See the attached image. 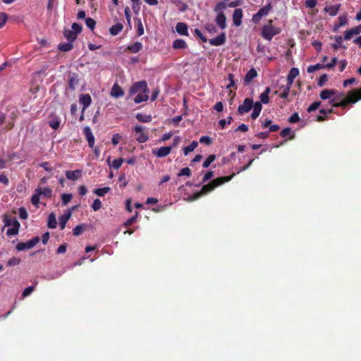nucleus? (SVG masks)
<instances>
[{"label":"nucleus","mask_w":361,"mask_h":361,"mask_svg":"<svg viewBox=\"0 0 361 361\" xmlns=\"http://www.w3.org/2000/svg\"><path fill=\"white\" fill-rule=\"evenodd\" d=\"M20 263V259L13 257L10 258L7 262V265L9 267L16 266Z\"/></svg>","instance_id":"864d4df0"},{"label":"nucleus","mask_w":361,"mask_h":361,"mask_svg":"<svg viewBox=\"0 0 361 361\" xmlns=\"http://www.w3.org/2000/svg\"><path fill=\"white\" fill-rule=\"evenodd\" d=\"M138 212H135V214L133 216H132L131 218L128 219L124 224V226L126 227H128L130 226V225H132L133 223H135L136 221H137V216H138Z\"/></svg>","instance_id":"8fccbe9b"},{"label":"nucleus","mask_w":361,"mask_h":361,"mask_svg":"<svg viewBox=\"0 0 361 361\" xmlns=\"http://www.w3.org/2000/svg\"><path fill=\"white\" fill-rule=\"evenodd\" d=\"M20 227V224L14 223V226L8 228L6 231V234L8 236L16 235L18 233L19 229Z\"/></svg>","instance_id":"2f4dec72"},{"label":"nucleus","mask_w":361,"mask_h":361,"mask_svg":"<svg viewBox=\"0 0 361 361\" xmlns=\"http://www.w3.org/2000/svg\"><path fill=\"white\" fill-rule=\"evenodd\" d=\"M228 6V4L223 1H220L216 4L214 6V11L219 13V12H223L222 10L225 9Z\"/></svg>","instance_id":"37998d69"},{"label":"nucleus","mask_w":361,"mask_h":361,"mask_svg":"<svg viewBox=\"0 0 361 361\" xmlns=\"http://www.w3.org/2000/svg\"><path fill=\"white\" fill-rule=\"evenodd\" d=\"M191 173H192V172H191V170L190 169V168L185 167V168L181 169L179 171V172L178 173L177 176L178 177L183 176L190 177L191 176Z\"/></svg>","instance_id":"a18cd8bd"},{"label":"nucleus","mask_w":361,"mask_h":361,"mask_svg":"<svg viewBox=\"0 0 361 361\" xmlns=\"http://www.w3.org/2000/svg\"><path fill=\"white\" fill-rule=\"evenodd\" d=\"M4 222L6 226H14V223L20 224L16 217H8L6 216L4 219Z\"/></svg>","instance_id":"4c0bfd02"},{"label":"nucleus","mask_w":361,"mask_h":361,"mask_svg":"<svg viewBox=\"0 0 361 361\" xmlns=\"http://www.w3.org/2000/svg\"><path fill=\"white\" fill-rule=\"evenodd\" d=\"M123 29V25L121 23H118L116 25L111 26L109 29V32L111 35L116 36L120 33Z\"/></svg>","instance_id":"bb28decb"},{"label":"nucleus","mask_w":361,"mask_h":361,"mask_svg":"<svg viewBox=\"0 0 361 361\" xmlns=\"http://www.w3.org/2000/svg\"><path fill=\"white\" fill-rule=\"evenodd\" d=\"M64 37L68 40V42H74L78 35L75 34V32H73L71 30H65L63 32Z\"/></svg>","instance_id":"cd10ccee"},{"label":"nucleus","mask_w":361,"mask_h":361,"mask_svg":"<svg viewBox=\"0 0 361 361\" xmlns=\"http://www.w3.org/2000/svg\"><path fill=\"white\" fill-rule=\"evenodd\" d=\"M271 89L269 87H267L264 91L259 95L260 102L264 104H267L269 102V94L270 93Z\"/></svg>","instance_id":"a878e982"},{"label":"nucleus","mask_w":361,"mask_h":361,"mask_svg":"<svg viewBox=\"0 0 361 361\" xmlns=\"http://www.w3.org/2000/svg\"><path fill=\"white\" fill-rule=\"evenodd\" d=\"M123 161H124V159H123V158L116 159L112 161V163L110 166L115 169H118L121 167V166L123 163Z\"/></svg>","instance_id":"49530a36"},{"label":"nucleus","mask_w":361,"mask_h":361,"mask_svg":"<svg viewBox=\"0 0 361 361\" xmlns=\"http://www.w3.org/2000/svg\"><path fill=\"white\" fill-rule=\"evenodd\" d=\"M253 100L250 98H245L243 104H240L238 108V113L240 115H243L248 113L253 106Z\"/></svg>","instance_id":"0eeeda50"},{"label":"nucleus","mask_w":361,"mask_h":361,"mask_svg":"<svg viewBox=\"0 0 361 361\" xmlns=\"http://www.w3.org/2000/svg\"><path fill=\"white\" fill-rule=\"evenodd\" d=\"M85 23H86V25L91 30H93L94 27H95V25H96V21L93 18H87L85 20Z\"/></svg>","instance_id":"6e6d98bb"},{"label":"nucleus","mask_w":361,"mask_h":361,"mask_svg":"<svg viewBox=\"0 0 361 361\" xmlns=\"http://www.w3.org/2000/svg\"><path fill=\"white\" fill-rule=\"evenodd\" d=\"M35 192H37L39 195H43L47 198H51L52 195V190L48 187H38L35 189Z\"/></svg>","instance_id":"aec40b11"},{"label":"nucleus","mask_w":361,"mask_h":361,"mask_svg":"<svg viewBox=\"0 0 361 361\" xmlns=\"http://www.w3.org/2000/svg\"><path fill=\"white\" fill-rule=\"evenodd\" d=\"M327 80H328V76L326 74L322 75L318 80V82H317L318 85L319 87L324 86L326 84Z\"/></svg>","instance_id":"680f3d73"},{"label":"nucleus","mask_w":361,"mask_h":361,"mask_svg":"<svg viewBox=\"0 0 361 361\" xmlns=\"http://www.w3.org/2000/svg\"><path fill=\"white\" fill-rule=\"evenodd\" d=\"M81 172H82V171H80V170L66 171V176L69 180H76L78 179V178L81 175Z\"/></svg>","instance_id":"5701e85b"},{"label":"nucleus","mask_w":361,"mask_h":361,"mask_svg":"<svg viewBox=\"0 0 361 361\" xmlns=\"http://www.w3.org/2000/svg\"><path fill=\"white\" fill-rule=\"evenodd\" d=\"M111 95L115 98H118L124 95V91L117 83H115L111 88Z\"/></svg>","instance_id":"f3484780"},{"label":"nucleus","mask_w":361,"mask_h":361,"mask_svg":"<svg viewBox=\"0 0 361 361\" xmlns=\"http://www.w3.org/2000/svg\"><path fill=\"white\" fill-rule=\"evenodd\" d=\"M299 75V70L298 68H292L288 75H287V82L291 85H293L294 79Z\"/></svg>","instance_id":"412c9836"},{"label":"nucleus","mask_w":361,"mask_h":361,"mask_svg":"<svg viewBox=\"0 0 361 361\" xmlns=\"http://www.w3.org/2000/svg\"><path fill=\"white\" fill-rule=\"evenodd\" d=\"M85 228V225H82V224L78 225L73 228V233L74 235H76V236L80 235V234H82L84 232Z\"/></svg>","instance_id":"79ce46f5"},{"label":"nucleus","mask_w":361,"mask_h":361,"mask_svg":"<svg viewBox=\"0 0 361 361\" xmlns=\"http://www.w3.org/2000/svg\"><path fill=\"white\" fill-rule=\"evenodd\" d=\"M271 23L272 20H269V25H264L262 29V37L268 41H271L274 36L281 32V29L273 26Z\"/></svg>","instance_id":"7ed1b4c3"},{"label":"nucleus","mask_w":361,"mask_h":361,"mask_svg":"<svg viewBox=\"0 0 361 361\" xmlns=\"http://www.w3.org/2000/svg\"><path fill=\"white\" fill-rule=\"evenodd\" d=\"M110 191L109 187H104L102 188H97L94 190V193L96 194L98 196L102 197L106 193L109 192Z\"/></svg>","instance_id":"ea45409f"},{"label":"nucleus","mask_w":361,"mask_h":361,"mask_svg":"<svg viewBox=\"0 0 361 361\" xmlns=\"http://www.w3.org/2000/svg\"><path fill=\"white\" fill-rule=\"evenodd\" d=\"M39 238L36 236L27 242H20L16 245V249L18 251L32 249L39 243Z\"/></svg>","instance_id":"39448f33"},{"label":"nucleus","mask_w":361,"mask_h":361,"mask_svg":"<svg viewBox=\"0 0 361 361\" xmlns=\"http://www.w3.org/2000/svg\"><path fill=\"white\" fill-rule=\"evenodd\" d=\"M215 22L221 30L226 28V17L224 12H219L216 16Z\"/></svg>","instance_id":"9b49d317"},{"label":"nucleus","mask_w":361,"mask_h":361,"mask_svg":"<svg viewBox=\"0 0 361 361\" xmlns=\"http://www.w3.org/2000/svg\"><path fill=\"white\" fill-rule=\"evenodd\" d=\"M319 113L322 114L320 116H317L316 121L318 122H322L327 120L328 117L326 116V112L325 109H321L319 110Z\"/></svg>","instance_id":"de8ad7c7"},{"label":"nucleus","mask_w":361,"mask_h":361,"mask_svg":"<svg viewBox=\"0 0 361 361\" xmlns=\"http://www.w3.org/2000/svg\"><path fill=\"white\" fill-rule=\"evenodd\" d=\"M82 30V27L81 25L76 23H74L72 24V30H71L73 32H75L76 35H78L79 33H80Z\"/></svg>","instance_id":"e2e57ef3"},{"label":"nucleus","mask_w":361,"mask_h":361,"mask_svg":"<svg viewBox=\"0 0 361 361\" xmlns=\"http://www.w3.org/2000/svg\"><path fill=\"white\" fill-rule=\"evenodd\" d=\"M68 86L72 91H74L75 88L79 85V75L76 73L69 72L68 75Z\"/></svg>","instance_id":"6e6552de"},{"label":"nucleus","mask_w":361,"mask_h":361,"mask_svg":"<svg viewBox=\"0 0 361 361\" xmlns=\"http://www.w3.org/2000/svg\"><path fill=\"white\" fill-rule=\"evenodd\" d=\"M322 68H325V65L324 64L317 63V64L313 65V66H310L307 68V72L309 73H314V71H316L317 70H320V69H322Z\"/></svg>","instance_id":"58836bf2"},{"label":"nucleus","mask_w":361,"mask_h":361,"mask_svg":"<svg viewBox=\"0 0 361 361\" xmlns=\"http://www.w3.org/2000/svg\"><path fill=\"white\" fill-rule=\"evenodd\" d=\"M338 20H339L338 26L342 27V26H344L348 24V18H347V16H345V15L341 16L338 18Z\"/></svg>","instance_id":"338daca9"},{"label":"nucleus","mask_w":361,"mask_h":361,"mask_svg":"<svg viewBox=\"0 0 361 361\" xmlns=\"http://www.w3.org/2000/svg\"><path fill=\"white\" fill-rule=\"evenodd\" d=\"M73 46L72 44V42H68L66 43H61L58 46V49L61 51L67 52L71 51L73 49Z\"/></svg>","instance_id":"473e14b6"},{"label":"nucleus","mask_w":361,"mask_h":361,"mask_svg":"<svg viewBox=\"0 0 361 361\" xmlns=\"http://www.w3.org/2000/svg\"><path fill=\"white\" fill-rule=\"evenodd\" d=\"M172 147L166 146L152 149V154L159 158L165 157L171 153Z\"/></svg>","instance_id":"1a4fd4ad"},{"label":"nucleus","mask_w":361,"mask_h":361,"mask_svg":"<svg viewBox=\"0 0 361 361\" xmlns=\"http://www.w3.org/2000/svg\"><path fill=\"white\" fill-rule=\"evenodd\" d=\"M361 99V88L355 89L349 92L347 96L334 104V107H341L345 109L349 104H355Z\"/></svg>","instance_id":"f03ea898"},{"label":"nucleus","mask_w":361,"mask_h":361,"mask_svg":"<svg viewBox=\"0 0 361 361\" xmlns=\"http://www.w3.org/2000/svg\"><path fill=\"white\" fill-rule=\"evenodd\" d=\"M39 197L40 195L35 191V194L31 197V202L33 205L39 207L38 204L39 202Z\"/></svg>","instance_id":"4d7b16f0"},{"label":"nucleus","mask_w":361,"mask_h":361,"mask_svg":"<svg viewBox=\"0 0 361 361\" xmlns=\"http://www.w3.org/2000/svg\"><path fill=\"white\" fill-rule=\"evenodd\" d=\"M135 118L137 121L142 123H149L152 121L151 115L143 114L142 113H137Z\"/></svg>","instance_id":"c756f323"},{"label":"nucleus","mask_w":361,"mask_h":361,"mask_svg":"<svg viewBox=\"0 0 361 361\" xmlns=\"http://www.w3.org/2000/svg\"><path fill=\"white\" fill-rule=\"evenodd\" d=\"M134 131L137 135L136 140L139 143H144L148 140V133L145 131V128L142 126H136L134 128Z\"/></svg>","instance_id":"423d86ee"},{"label":"nucleus","mask_w":361,"mask_h":361,"mask_svg":"<svg viewBox=\"0 0 361 361\" xmlns=\"http://www.w3.org/2000/svg\"><path fill=\"white\" fill-rule=\"evenodd\" d=\"M144 34V27L140 19L137 20V35L141 36Z\"/></svg>","instance_id":"3c124183"},{"label":"nucleus","mask_w":361,"mask_h":361,"mask_svg":"<svg viewBox=\"0 0 361 361\" xmlns=\"http://www.w3.org/2000/svg\"><path fill=\"white\" fill-rule=\"evenodd\" d=\"M226 34L222 32L216 37L209 39V42L212 46H221L226 42Z\"/></svg>","instance_id":"4468645a"},{"label":"nucleus","mask_w":361,"mask_h":361,"mask_svg":"<svg viewBox=\"0 0 361 361\" xmlns=\"http://www.w3.org/2000/svg\"><path fill=\"white\" fill-rule=\"evenodd\" d=\"M187 44L185 40L182 39H176L173 41L172 47L173 49H183L187 48Z\"/></svg>","instance_id":"393cba45"},{"label":"nucleus","mask_w":361,"mask_h":361,"mask_svg":"<svg viewBox=\"0 0 361 361\" xmlns=\"http://www.w3.org/2000/svg\"><path fill=\"white\" fill-rule=\"evenodd\" d=\"M292 133V130L289 127H287V128H285L284 129H283L281 133H280V135L282 137H287L288 135H290Z\"/></svg>","instance_id":"69168bd1"},{"label":"nucleus","mask_w":361,"mask_h":361,"mask_svg":"<svg viewBox=\"0 0 361 361\" xmlns=\"http://www.w3.org/2000/svg\"><path fill=\"white\" fill-rule=\"evenodd\" d=\"M72 197H73V196L71 193L63 194L61 195L62 205L63 206L66 205L71 200Z\"/></svg>","instance_id":"603ef678"},{"label":"nucleus","mask_w":361,"mask_h":361,"mask_svg":"<svg viewBox=\"0 0 361 361\" xmlns=\"http://www.w3.org/2000/svg\"><path fill=\"white\" fill-rule=\"evenodd\" d=\"M216 159V156L214 154H210L207 158V159L204 161L203 164H202V166L203 168H208L210 164L214 161V160Z\"/></svg>","instance_id":"c03bdc74"},{"label":"nucleus","mask_w":361,"mask_h":361,"mask_svg":"<svg viewBox=\"0 0 361 361\" xmlns=\"http://www.w3.org/2000/svg\"><path fill=\"white\" fill-rule=\"evenodd\" d=\"M71 217V212H68L67 214H64L59 218V226L61 229H64L66 227V224Z\"/></svg>","instance_id":"7c9ffc66"},{"label":"nucleus","mask_w":361,"mask_h":361,"mask_svg":"<svg viewBox=\"0 0 361 361\" xmlns=\"http://www.w3.org/2000/svg\"><path fill=\"white\" fill-rule=\"evenodd\" d=\"M176 32L182 36H188V26L185 23L179 22L176 25Z\"/></svg>","instance_id":"dca6fc26"},{"label":"nucleus","mask_w":361,"mask_h":361,"mask_svg":"<svg viewBox=\"0 0 361 361\" xmlns=\"http://www.w3.org/2000/svg\"><path fill=\"white\" fill-rule=\"evenodd\" d=\"M291 87L292 85L288 82L286 85H281L279 90L281 91V93L280 94L279 97L283 99H287L288 97Z\"/></svg>","instance_id":"4be33fe9"},{"label":"nucleus","mask_w":361,"mask_h":361,"mask_svg":"<svg viewBox=\"0 0 361 361\" xmlns=\"http://www.w3.org/2000/svg\"><path fill=\"white\" fill-rule=\"evenodd\" d=\"M79 102L82 104V112L90 105L92 98L89 94H81L79 97Z\"/></svg>","instance_id":"ddd939ff"},{"label":"nucleus","mask_w":361,"mask_h":361,"mask_svg":"<svg viewBox=\"0 0 361 361\" xmlns=\"http://www.w3.org/2000/svg\"><path fill=\"white\" fill-rule=\"evenodd\" d=\"M83 133L88 142L89 147L92 148L94 145V136L93 135L90 128L89 126H85L83 129Z\"/></svg>","instance_id":"f8f14e48"},{"label":"nucleus","mask_w":361,"mask_h":361,"mask_svg":"<svg viewBox=\"0 0 361 361\" xmlns=\"http://www.w3.org/2000/svg\"><path fill=\"white\" fill-rule=\"evenodd\" d=\"M257 76V73L254 68H250L245 74L244 78V82L245 85H248L251 81Z\"/></svg>","instance_id":"6ab92c4d"},{"label":"nucleus","mask_w":361,"mask_h":361,"mask_svg":"<svg viewBox=\"0 0 361 361\" xmlns=\"http://www.w3.org/2000/svg\"><path fill=\"white\" fill-rule=\"evenodd\" d=\"M243 16V10L241 8H235L232 16L233 25L237 27L240 26L242 24Z\"/></svg>","instance_id":"9d476101"},{"label":"nucleus","mask_w":361,"mask_h":361,"mask_svg":"<svg viewBox=\"0 0 361 361\" xmlns=\"http://www.w3.org/2000/svg\"><path fill=\"white\" fill-rule=\"evenodd\" d=\"M300 117L298 113L293 114L289 118H288V122L290 123H295L299 121Z\"/></svg>","instance_id":"0e129e2a"},{"label":"nucleus","mask_w":361,"mask_h":361,"mask_svg":"<svg viewBox=\"0 0 361 361\" xmlns=\"http://www.w3.org/2000/svg\"><path fill=\"white\" fill-rule=\"evenodd\" d=\"M142 48V44L141 42H136L132 44L131 45L128 46L127 50H128L131 53L136 54L141 51Z\"/></svg>","instance_id":"b1692460"},{"label":"nucleus","mask_w":361,"mask_h":361,"mask_svg":"<svg viewBox=\"0 0 361 361\" xmlns=\"http://www.w3.org/2000/svg\"><path fill=\"white\" fill-rule=\"evenodd\" d=\"M148 93H143V92H141V93H139L134 99V102L136 104H139L140 102H146L149 99V97H148Z\"/></svg>","instance_id":"c9c22d12"},{"label":"nucleus","mask_w":361,"mask_h":361,"mask_svg":"<svg viewBox=\"0 0 361 361\" xmlns=\"http://www.w3.org/2000/svg\"><path fill=\"white\" fill-rule=\"evenodd\" d=\"M27 210L24 207H20L19 209V216L21 219H26L27 218Z\"/></svg>","instance_id":"774afa93"},{"label":"nucleus","mask_w":361,"mask_h":361,"mask_svg":"<svg viewBox=\"0 0 361 361\" xmlns=\"http://www.w3.org/2000/svg\"><path fill=\"white\" fill-rule=\"evenodd\" d=\"M57 226V221L55 215L51 213L48 216L47 226L49 228H56Z\"/></svg>","instance_id":"72a5a7b5"},{"label":"nucleus","mask_w":361,"mask_h":361,"mask_svg":"<svg viewBox=\"0 0 361 361\" xmlns=\"http://www.w3.org/2000/svg\"><path fill=\"white\" fill-rule=\"evenodd\" d=\"M149 93L147 82L145 80L135 82L130 89V94L133 95L136 93Z\"/></svg>","instance_id":"20e7f679"},{"label":"nucleus","mask_w":361,"mask_h":361,"mask_svg":"<svg viewBox=\"0 0 361 361\" xmlns=\"http://www.w3.org/2000/svg\"><path fill=\"white\" fill-rule=\"evenodd\" d=\"M204 28L212 34L216 33L217 32V30L214 24L212 23H207L204 25Z\"/></svg>","instance_id":"bf43d9fd"},{"label":"nucleus","mask_w":361,"mask_h":361,"mask_svg":"<svg viewBox=\"0 0 361 361\" xmlns=\"http://www.w3.org/2000/svg\"><path fill=\"white\" fill-rule=\"evenodd\" d=\"M233 121V118L231 116H228L227 119H221L219 121V125L221 129H224L226 124H231Z\"/></svg>","instance_id":"09e8293b"},{"label":"nucleus","mask_w":361,"mask_h":361,"mask_svg":"<svg viewBox=\"0 0 361 361\" xmlns=\"http://www.w3.org/2000/svg\"><path fill=\"white\" fill-rule=\"evenodd\" d=\"M335 41L336 42L332 44V48L334 50H338L342 45L343 38L341 35H337L335 37Z\"/></svg>","instance_id":"a19ab883"},{"label":"nucleus","mask_w":361,"mask_h":361,"mask_svg":"<svg viewBox=\"0 0 361 361\" xmlns=\"http://www.w3.org/2000/svg\"><path fill=\"white\" fill-rule=\"evenodd\" d=\"M272 6H271V2H269V4L264 6H263L262 8H261L258 11L257 13H259L260 14L261 16H266L269 14V11H271Z\"/></svg>","instance_id":"e433bc0d"},{"label":"nucleus","mask_w":361,"mask_h":361,"mask_svg":"<svg viewBox=\"0 0 361 361\" xmlns=\"http://www.w3.org/2000/svg\"><path fill=\"white\" fill-rule=\"evenodd\" d=\"M322 102L320 101H317L313 102L307 109L308 112H312L317 110L320 106Z\"/></svg>","instance_id":"13d9d810"},{"label":"nucleus","mask_w":361,"mask_h":361,"mask_svg":"<svg viewBox=\"0 0 361 361\" xmlns=\"http://www.w3.org/2000/svg\"><path fill=\"white\" fill-rule=\"evenodd\" d=\"M235 176L234 173H233L231 176H223V177H219L216 179H214L208 184L204 185L200 191L195 193L193 195V200H197L200 198V197L205 195L209 192H211L212 190H214L216 188L220 186L221 185L227 183L230 181L232 178Z\"/></svg>","instance_id":"f257e3e1"},{"label":"nucleus","mask_w":361,"mask_h":361,"mask_svg":"<svg viewBox=\"0 0 361 361\" xmlns=\"http://www.w3.org/2000/svg\"><path fill=\"white\" fill-rule=\"evenodd\" d=\"M102 206V202L99 199H95L92 204V208L95 212L99 210Z\"/></svg>","instance_id":"5fc2aeb1"},{"label":"nucleus","mask_w":361,"mask_h":361,"mask_svg":"<svg viewBox=\"0 0 361 361\" xmlns=\"http://www.w3.org/2000/svg\"><path fill=\"white\" fill-rule=\"evenodd\" d=\"M337 90L334 89H324L319 93V97L322 99H330L332 97L335 96Z\"/></svg>","instance_id":"2eb2a0df"},{"label":"nucleus","mask_w":361,"mask_h":361,"mask_svg":"<svg viewBox=\"0 0 361 361\" xmlns=\"http://www.w3.org/2000/svg\"><path fill=\"white\" fill-rule=\"evenodd\" d=\"M262 102H253V106H252V109H253V111H252V113L251 114V118L252 119H256L257 118H258V116H259L260 114V112L262 109Z\"/></svg>","instance_id":"a211bd4d"},{"label":"nucleus","mask_w":361,"mask_h":361,"mask_svg":"<svg viewBox=\"0 0 361 361\" xmlns=\"http://www.w3.org/2000/svg\"><path fill=\"white\" fill-rule=\"evenodd\" d=\"M8 20V16L6 13H0V28H1L6 23Z\"/></svg>","instance_id":"052dcab7"},{"label":"nucleus","mask_w":361,"mask_h":361,"mask_svg":"<svg viewBox=\"0 0 361 361\" xmlns=\"http://www.w3.org/2000/svg\"><path fill=\"white\" fill-rule=\"evenodd\" d=\"M60 119L56 116L53 117L49 121V126L54 130H57L60 126Z\"/></svg>","instance_id":"f704fd0d"},{"label":"nucleus","mask_w":361,"mask_h":361,"mask_svg":"<svg viewBox=\"0 0 361 361\" xmlns=\"http://www.w3.org/2000/svg\"><path fill=\"white\" fill-rule=\"evenodd\" d=\"M340 5L326 6L324 11L327 12L331 16H335L338 13Z\"/></svg>","instance_id":"c85d7f7f"}]
</instances>
